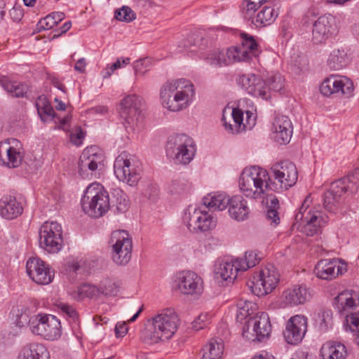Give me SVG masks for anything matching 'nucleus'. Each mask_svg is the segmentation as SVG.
I'll return each instance as SVG.
<instances>
[{"label": "nucleus", "instance_id": "1", "mask_svg": "<svg viewBox=\"0 0 359 359\" xmlns=\"http://www.w3.org/2000/svg\"><path fill=\"white\" fill-rule=\"evenodd\" d=\"M179 324V317L173 309H163L146 321L140 339L148 344L168 340L176 332Z\"/></svg>", "mask_w": 359, "mask_h": 359}, {"label": "nucleus", "instance_id": "2", "mask_svg": "<svg viewBox=\"0 0 359 359\" xmlns=\"http://www.w3.org/2000/svg\"><path fill=\"white\" fill-rule=\"evenodd\" d=\"M194 95V85L184 79L167 81L161 87L160 93L163 107L171 111H179L187 108Z\"/></svg>", "mask_w": 359, "mask_h": 359}, {"label": "nucleus", "instance_id": "3", "mask_svg": "<svg viewBox=\"0 0 359 359\" xmlns=\"http://www.w3.org/2000/svg\"><path fill=\"white\" fill-rule=\"evenodd\" d=\"M239 188L249 198L264 199L266 191L271 190L268 171L259 166L245 168L239 178Z\"/></svg>", "mask_w": 359, "mask_h": 359}, {"label": "nucleus", "instance_id": "4", "mask_svg": "<svg viewBox=\"0 0 359 359\" xmlns=\"http://www.w3.org/2000/svg\"><path fill=\"white\" fill-rule=\"evenodd\" d=\"M358 189L359 168H357L344 177L331 184L330 190L324 194V208L329 212H335L338 208L343 194H355Z\"/></svg>", "mask_w": 359, "mask_h": 359}, {"label": "nucleus", "instance_id": "5", "mask_svg": "<svg viewBox=\"0 0 359 359\" xmlns=\"http://www.w3.org/2000/svg\"><path fill=\"white\" fill-rule=\"evenodd\" d=\"M83 212L93 218H99L109 210V193L99 183L88 186L81 198Z\"/></svg>", "mask_w": 359, "mask_h": 359}, {"label": "nucleus", "instance_id": "6", "mask_svg": "<svg viewBox=\"0 0 359 359\" xmlns=\"http://www.w3.org/2000/svg\"><path fill=\"white\" fill-rule=\"evenodd\" d=\"M142 100L136 95H128L120 102L119 114L124 120L128 132L138 133L144 128V114L142 110Z\"/></svg>", "mask_w": 359, "mask_h": 359}, {"label": "nucleus", "instance_id": "7", "mask_svg": "<svg viewBox=\"0 0 359 359\" xmlns=\"http://www.w3.org/2000/svg\"><path fill=\"white\" fill-rule=\"evenodd\" d=\"M269 0H245L243 3L244 18L251 20L256 27H266L276 20L279 10L269 5Z\"/></svg>", "mask_w": 359, "mask_h": 359}, {"label": "nucleus", "instance_id": "8", "mask_svg": "<svg viewBox=\"0 0 359 359\" xmlns=\"http://www.w3.org/2000/svg\"><path fill=\"white\" fill-rule=\"evenodd\" d=\"M166 154L177 163L189 164L194 158L196 146L194 140L185 134L170 136L165 146Z\"/></svg>", "mask_w": 359, "mask_h": 359}, {"label": "nucleus", "instance_id": "9", "mask_svg": "<svg viewBox=\"0 0 359 359\" xmlns=\"http://www.w3.org/2000/svg\"><path fill=\"white\" fill-rule=\"evenodd\" d=\"M271 191L281 192L293 187L298 179V171L294 163L283 161L273 164L268 171Z\"/></svg>", "mask_w": 359, "mask_h": 359}, {"label": "nucleus", "instance_id": "10", "mask_svg": "<svg viewBox=\"0 0 359 359\" xmlns=\"http://www.w3.org/2000/svg\"><path fill=\"white\" fill-rule=\"evenodd\" d=\"M141 163L137 158L127 151L121 152L114 163L116 178L128 185L135 186L141 178Z\"/></svg>", "mask_w": 359, "mask_h": 359}, {"label": "nucleus", "instance_id": "11", "mask_svg": "<svg viewBox=\"0 0 359 359\" xmlns=\"http://www.w3.org/2000/svg\"><path fill=\"white\" fill-rule=\"evenodd\" d=\"M279 279L278 269L273 265L268 264L259 271L258 275L248 280L247 285L252 293L257 297H262L271 293L276 288Z\"/></svg>", "mask_w": 359, "mask_h": 359}, {"label": "nucleus", "instance_id": "12", "mask_svg": "<svg viewBox=\"0 0 359 359\" xmlns=\"http://www.w3.org/2000/svg\"><path fill=\"white\" fill-rule=\"evenodd\" d=\"M310 202L309 198L306 197L295 215V224L301 232L308 236H313L319 232L324 220L320 211L308 210Z\"/></svg>", "mask_w": 359, "mask_h": 359}, {"label": "nucleus", "instance_id": "13", "mask_svg": "<svg viewBox=\"0 0 359 359\" xmlns=\"http://www.w3.org/2000/svg\"><path fill=\"white\" fill-rule=\"evenodd\" d=\"M183 222L191 232L203 233L213 229L217 224V219L212 215L201 208L190 205L185 210Z\"/></svg>", "mask_w": 359, "mask_h": 359}, {"label": "nucleus", "instance_id": "14", "mask_svg": "<svg viewBox=\"0 0 359 359\" xmlns=\"http://www.w3.org/2000/svg\"><path fill=\"white\" fill-rule=\"evenodd\" d=\"M109 244L113 261L118 265L127 264L131 259L133 250V241L129 233L123 230L113 231Z\"/></svg>", "mask_w": 359, "mask_h": 359}, {"label": "nucleus", "instance_id": "15", "mask_svg": "<svg viewBox=\"0 0 359 359\" xmlns=\"http://www.w3.org/2000/svg\"><path fill=\"white\" fill-rule=\"evenodd\" d=\"M39 246L48 253H57L62 248L61 225L56 222H46L39 229Z\"/></svg>", "mask_w": 359, "mask_h": 359}, {"label": "nucleus", "instance_id": "16", "mask_svg": "<svg viewBox=\"0 0 359 359\" xmlns=\"http://www.w3.org/2000/svg\"><path fill=\"white\" fill-rule=\"evenodd\" d=\"M32 323V332L46 340H57L61 336L60 321L55 316L40 313L36 316Z\"/></svg>", "mask_w": 359, "mask_h": 359}, {"label": "nucleus", "instance_id": "17", "mask_svg": "<svg viewBox=\"0 0 359 359\" xmlns=\"http://www.w3.org/2000/svg\"><path fill=\"white\" fill-rule=\"evenodd\" d=\"M271 330L269 316L265 312L257 313L245 322L243 335L250 340L262 341L269 337Z\"/></svg>", "mask_w": 359, "mask_h": 359}, {"label": "nucleus", "instance_id": "18", "mask_svg": "<svg viewBox=\"0 0 359 359\" xmlns=\"http://www.w3.org/2000/svg\"><path fill=\"white\" fill-rule=\"evenodd\" d=\"M353 83L346 76L331 75L322 82L320 86V93L325 96L335 93H341L347 97L351 96L353 91Z\"/></svg>", "mask_w": 359, "mask_h": 359}, {"label": "nucleus", "instance_id": "19", "mask_svg": "<svg viewBox=\"0 0 359 359\" xmlns=\"http://www.w3.org/2000/svg\"><path fill=\"white\" fill-rule=\"evenodd\" d=\"M26 270L30 278L39 285H48L54 277V271L39 258H29L26 263Z\"/></svg>", "mask_w": 359, "mask_h": 359}, {"label": "nucleus", "instance_id": "20", "mask_svg": "<svg viewBox=\"0 0 359 359\" xmlns=\"http://www.w3.org/2000/svg\"><path fill=\"white\" fill-rule=\"evenodd\" d=\"M308 327L307 318L302 315L291 317L287 322L283 336L287 344H299L305 336Z\"/></svg>", "mask_w": 359, "mask_h": 359}, {"label": "nucleus", "instance_id": "21", "mask_svg": "<svg viewBox=\"0 0 359 359\" xmlns=\"http://www.w3.org/2000/svg\"><path fill=\"white\" fill-rule=\"evenodd\" d=\"M238 83L248 94L264 100L269 99V88L260 76L255 74H243L239 76Z\"/></svg>", "mask_w": 359, "mask_h": 359}, {"label": "nucleus", "instance_id": "22", "mask_svg": "<svg viewBox=\"0 0 359 359\" xmlns=\"http://www.w3.org/2000/svg\"><path fill=\"white\" fill-rule=\"evenodd\" d=\"M177 287L184 294L200 296L203 291V281L194 271H182L178 276Z\"/></svg>", "mask_w": 359, "mask_h": 359}, {"label": "nucleus", "instance_id": "23", "mask_svg": "<svg viewBox=\"0 0 359 359\" xmlns=\"http://www.w3.org/2000/svg\"><path fill=\"white\" fill-rule=\"evenodd\" d=\"M334 18L331 15H322L315 21L312 29V41L314 43H323L329 38Z\"/></svg>", "mask_w": 359, "mask_h": 359}, {"label": "nucleus", "instance_id": "24", "mask_svg": "<svg viewBox=\"0 0 359 359\" xmlns=\"http://www.w3.org/2000/svg\"><path fill=\"white\" fill-rule=\"evenodd\" d=\"M284 302L290 306L303 304L312 297V290L306 285H295L284 291Z\"/></svg>", "mask_w": 359, "mask_h": 359}, {"label": "nucleus", "instance_id": "25", "mask_svg": "<svg viewBox=\"0 0 359 359\" xmlns=\"http://www.w3.org/2000/svg\"><path fill=\"white\" fill-rule=\"evenodd\" d=\"M22 159L20 151L11 146L8 141L0 142V165L17 168L20 165Z\"/></svg>", "mask_w": 359, "mask_h": 359}, {"label": "nucleus", "instance_id": "26", "mask_svg": "<svg viewBox=\"0 0 359 359\" xmlns=\"http://www.w3.org/2000/svg\"><path fill=\"white\" fill-rule=\"evenodd\" d=\"M273 130L278 143L286 144L290 142L292 134V124L287 116H277L273 123Z\"/></svg>", "mask_w": 359, "mask_h": 359}, {"label": "nucleus", "instance_id": "27", "mask_svg": "<svg viewBox=\"0 0 359 359\" xmlns=\"http://www.w3.org/2000/svg\"><path fill=\"white\" fill-rule=\"evenodd\" d=\"M101 156L96 154L90 153V150L86 149L83 151L79 161V174L83 178H89L92 172L97 170L98 163H100Z\"/></svg>", "mask_w": 359, "mask_h": 359}, {"label": "nucleus", "instance_id": "28", "mask_svg": "<svg viewBox=\"0 0 359 359\" xmlns=\"http://www.w3.org/2000/svg\"><path fill=\"white\" fill-rule=\"evenodd\" d=\"M238 264L237 259H226L219 262L215 269L217 278H220L228 283L233 282L236 278L238 272L241 271Z\"/></svg>", "mask_w": 359, "mask_h": 359}, {"label": "nucleus", "instance_id": "29", "mask_svg": "<svg viewBox=\"0 0 359 359\" xmlns=\"http://www.w3.org/2000/svg\"><path fill=\"white\" fill-rule=\"evenodd\" d=\"M23 212L20 202L12 196H4L0 199V215L6 219H13Z\"/></svg>", "mask_w": 359, "mask_h": 359}, {"label": "nucleus", "instance_id": "30", "mask_svg": "<svg viewBox=\"0 0 359 359\" xmlns=\"http://www.w3.org/2000/svg\"><path fill=\"white\" fill-rule=\"evenodd\" d=\"M229 213L231 218L237 221H243L249 213L247 201L242 196L236 195L229 198L228 203Z\"/></svg>", "mask_w": 359, "mask_h": 359}, {"label": "nucleus", "instance_id": "31", "mask_svg": "<svg viewBox=\"0 0 359 359\" xmlns=\"http://www.w3.org/2000/svg\"><path fill=\"white\" fill-rule=\"evenodd\" d=\"M339 271V269L336 259H321L314 269L316 276L323 280L335 278Z\"/></svg>", "mask_w": 359, "mask_h": 359}, {"label": "nucleus", "instance_id": "32", "mask_svg": "<svg viewBox=\"0 0 359 359\" xmlns=\"http://www.w3.org/2000/svg\"><path fill=\"white\" fill-rule=\"evenodd\" d=\"M35 105L38 111V114L39 115L41 119L45 121L44 116H47L50 117L53 119L57 118L60 121V123L65 126L67 125L69 121V117L68 116L60 118L56 116L55 111L50 102H48L47 97L44 95L39 96L36 100Z\"/></svg>", "mask_w": 359, "mask_h": 359}, {"label": "nucleus", "instance_id": "33", "mask_svg": "<svg viewBox=\"0 0 359 359\" xmlns=\"http://www.w3.org/2000/svg\"><path fill=\"white\" fill-rule=\"evenodd\" d=\"M320 355L323 359H345L347 350L343 344L328 341L323 345Z\"/></svg>", "mask_w": 359, "mask_h": 359}, {"label": "nucleus", "instance_id": "34", "mask_svg": "<svg viewBox=\"0 0 359 359\" xmlns=\"http://www.w3.org/2000/svg\"><path fill=\"white\" fill-rule=\"evenodd\" d=\"M203 205L212 210H223L228 206L229 197L224 192H213L204 196Z\"/></svg>", "mask_w": 359, "mask_h": 359}, {"label": "nucleus", "instance_id": "35", "mask_svg": "<svg viewBox=\"0 0 359 359\" xmlns=\"http://www.w3.org/2000/svg\"><path fill=\"white\" fill-rule=\"evenodd\" d=\"M18 359H49V353L41 344H30L22 348Z\"/></svg>", "mask_w": 359, "mask_h": 359}, {"label": "nucleus", "instance_id": "36", "mask_svg": "<svg viewBox=\"0 0 359 359\" xmlns=\"http://www.w3.org/2000/svg\"><path fill=\"white\" fill-rule=\"evenodd\" d=\"M0 85L12 97H23L28 91L27 85L9 80L7 77L0 79Z\"/></svg>", "mask_w": 359, "mask_h": 359}, {"label": "nucleus", "instance_id": "37", "mask_svg": "<svg viewBox=\"0 0 359 359\" xmlns=\"http://www.w3.org/2000/svg\"><path fill=\"white\" fill-rule=\"evenodd\" d=\"M340 311L353 309L359 305V298L355 292L344 291L340 293L335 299Z\"/></svg>", "mask_w": 359, "mask_h": 359}, {"label": "nucleus", "instance_id": "38", "mask_svg": "<svg viewBox=\"0 0 359 359\" xmlns=\"http://www.w3.org/2000/svg\"><path fill=\"white\" fill-rule=\"evenodd\" d=\"M111 201L113 206L116 207L117 213H123L129 207V200L126 194L120 188L116 187L111 190Z\"/></svg>", "mask_w": 359, "mask_h": 359}, {"label": "nucleus", "instance_id": "39", "mask_svg": "<svg viewBox=\"0 0 359 359\" xmlns=\"http://www.w3.org/2000/svg\"><path fill=\"white\" fill-rule=\"evenodd\" d=\"M347 63V55L344 50H333L327 60V65L332 70H339L346 67Z\"/></svg>", "mask_w": 359, "mask_h": 359}, {"label": "nucleus", "instance_id": "40", "mask_svg": "<svg viewBox=\"0 0 359 359\" xmlns=\"http://www.w3.org/2000/svg\"><path fill=\"white\" fill-rule=\"evenodd\" d=\"M65 17V15L62 12H53L39 21L37 28L39 32L53 29L55 26L64 20Z\"/></svg>", "mask_w": 359, "mask_h": 359}, {"label": "nucleus", "instance_id": "41", "mask_svg": "<svg viewBox=\"0 0 359 359\" xmlns=\"http://www.w3.org/2000/svg\"><path fill=\"white\" fill-rule=\"evenodd\" d=\"M236 259L238 267L241 269V271H245L259 264L261 257L257 250H248L245 252L243 257Z\"/></svg>", "mask_w": 359, "mask_h": 359}, {"label": "nucleus", "instance_id": "42", "mask_svg": "<svg viewBox=\"0 0 359 359\" xmlns=\"http://www.w3.org/2000/svg\"><path fill=\"white\" fill-rule=\"evenodd\" d=\"M241 44L239 45L241 49L246 50L248 55H250V59L252 57L258 55V44L254 37L247 33L241 32Z\"/></svg>", "mask_w": 359, "mask_h": 359}, {"label": "nucleus", "instance_id": "43", "mask_svg": "<svg viewBox=\"0 0 359 359\" xmlns=\"http://www.w3.org/2000/svg\"><path fill=\"white\" fill-rule=\"evenodd\" d=\"M257 309V305L250 301H240L238 303V310L236 313V320L242 323L243 320L247 321L250 317H252L253 311Z\"/></svg>", "mask_w": 359, "mask_h": 359}, {"label": "nucleus", "instance_id": "44", "mask_svg": "<svg viewBox=\"0 0 359 359\" xmlns=\"http://www.w3.org/2000/svg\"><path fill=\"white\" fill-rule=\"evenodd\" d=\"M13 315L15 316V324L19 327H23L27 325L29 327L32 331V321L36 315L30 316L29 312L23 308L13 309L12 310Z\"/></svg>", "mask_w": 359, "mask_h": 359}, {"label": "nucleus", "instance_id": "45", "mask_svg": "<svg viewBox=\"0 0 359 359\" xmlns=\"http://www.w3.org/2000/svg\"><path fill=\"white\" fill-rule=\"evenodd\" d=\"M205 60L212 66L223 67L229 65L227 53L220 50L219 49H214L210 52Z\"/></svg>", "mask_w": 359, "mask_h": 359}, {"label": "nucleus", "instance_id": "46", "mask_svg": "<svg viewBox=\"0 0 359 359\" xmlns=\"http://www.w3.org/2000/svg\"><path fill=\"white\" fill-rule=\"evenodd\" d=\"M229 65L233 62L248 61L250 55H248L246 50L241 49L240 46H232L226 50Z\"/></svg>", "mask_w": 359, "mask_h": 359}, {"label": "nucleus", "instance_id": "47", "mask_svg": "<svg viewBox=\"0 0 359 359\" xmlns=\"http://www.w3.org/2000/svg\"><path fill=\"white\" fill-rule=\"evenodd\" d=\"M267 204L266 219L271 225L276 226L280 223V217L278 212V210L280 208L279 201L278 198L273 197Z\"/></svg>", "mask_w": 359, "mask_h": 359}, {"label": "nucleus", "instance_id": "48", "mask_svg": "<svg viewBox=\"0 0 359 359\" xmlns=\"http://www.w3.org/2000/svg\"><path fill=\"white\" fill-rule=\"evenodd\" d=\"M203 354L208 353V359H219L223 353V346L216 339L210 340L209 343L203 348Z\"/></svg>", "mask_w": 359, "mask_h": 359}, {"label": "nucleus", "instance_id": "49", "mask_svg": "<svg viewBox=\"0 0 359 359\" xmlns=\"http://www.w3.org/2000/svg\"><path fill=\"white\" fill-rule=\"evenodd\" d=\"M202 39L203 37L198 33H190L187 39L181 41L180 46L191 53H196L197 52V48L201 46L200 42Z\"/></svg>", "mask_w": 359, "mask_h": 359}, {"label": "nucleus", "instance_id": "50", "mask_svg": "<svg viewBox=\"0 0 359 359\" xmlns=\"http://www.w3.org/2000/svg\"><path fill=\"white\" fill-rule=\"evenodd\" d=\"M230 118L234 123V127L231 126L229 128L232 134L238 133L246 128L243 123V113L241 109L238 108L233 109Z\"/></svg>", "mask_w": 359, "mask_h": 359}, {"label": "nucleus", "instance_id": "51", "mask_svg": "<svg viewBox=\"0 0 359 359\" xmlns=\"http://www.w3.org/2000/svg\"><path fill=\"white\" fill-rule=\"evenodd\" d=\"M344 327L346 331H350L353 336L359 334V311L346 316Z\"/></svg>", "mask_w": 359, "mask_h": 359}, {"label": "nucleus", "instance_id": "52", "mask_svg": "<svg viewBox=\"0 0 359 359\" xmlns=\"http://www.w3.org/2000/svg\"><path fill=\"white\" fill-rule=\"evenodd\" d=\"M99 296L98 287L93 285L84 283L77 289V298L81 300L86 297L93 298Z\"/></svg>", "mask_w": 359, "mask_h": 359}, {"label": "nucleus", "instance_id": "53", "mask_svg": "<svg viewBox=\"0 0 359 359\" xmlns=\"http://www.w3.org/2000/svg\"><path fill=\"white\" fill-rule=\"evenodd\" d=\"M118 285L114 281L107 279L102 281L99 285V295L116 296L118 292Z\"/></svg>", "mask_w": 359, "mask_h": 359}, {"label": "nucleus", "instance_id": "54", "mask_svg": "<svg viewBox=\"0 0 359 359\" xmlns=\"http://www.w3.org/2000/svg\"><path fill=\"white\" fill-rule=\"evenodd\" d=\"M267 88H269V99L271 97V92L280 91L284 86V79L280 74H276L269 77L266 81Z\"/></svg>", "mask_w": 359, "mask_h": 359}, {"label": "nucleus", "instance_id": "55", "mask_svg": "<svg viewBox=\"0 0 359 359\" xmlns=\"http://www.w3.org/2000/svg\"><path fill=\"white\" fill-rule=\"evenodd\" d=\"M114 18L119 21L130 22L136 18V14L130 7L123 6L115 11Z\"/></svg>", "mask_w": 359, "mask_h": 359}, {"label": "nucleus", "instance_id": "56", "mask_svg": "<svg viewBox=\"0 0 359 359\" xmlns=\"http://www.w3.org/2000/svg\"><path fill=\"white\" fill-rule=\"evenodd\" d=\"M188 190V184L184 180H172L168 187V191L171 195H181Z\"/></svg>", "mask_w": 359, "mask_h": 359}, {"label": "nucleus", "instance_id": "57", "mask_svg": "<svg viewBox=\"0 0 359 359\" xmlns=\"http://www.w3.org/2000/svg\"><path fill=\"white\" fill-rule=\"evenodd\" d=\"M130 61V59L129 57L118 58L116 62L104 69L103 77H109L116 69L121 68L123 65L129 64Z\"/></svg>", "mask_w": 359, "mask_h": 359}, {"label": "nucleus", "instance_id": "58", "mask_svg": "<svg viewBox=\"0 0 359 359\" xmlns=\"http://www.w3.org/2000/svg\"><path fill=\"white\" fill-rule=\"evenodd\" d=\"M149 60L147 58H144L143 60H137L133 65V69L135 71V74L138 76H143L146 74L147 72L149 70Z\"/></svg>", "mask_w": 359, "mask_h": 359}, {"label": "nucleus", "instance_id": "59", "mask_svg": "<svg viewBox=\"0 0 359 359\" xmlns=\"http://www.w3.org/2000/svg\"><path fill=\"white\" fill-rule=\"evenodd\" d=\"M208 318V315L207 313L199 315L198 318L192 322V327L196 330L204 328L207 325Z\"/></svg>", "mask_w": 359, "mask_h": 359}, {"label": "nucleus", "instance_id": "60", "mask_svg": "<svg viewBox=\"0 0 359 359\" xmlns=\"http://www.w3.org/2000/svg\"><path fill=\"white\" fill-rule=\"evenodd\" d=\"M9 15L13 22H18L22 18L24 13L20 5H14L13 8L9 11Z\"/></svg>", "mask_w": 359, "mask_h": 359}, {"label": "nucleus", "instance_id": "61", "mask_svg": "<svg viewBox=\"0 0 359 359\" xmlns=\"http://www.w3.org/2000/svg\"><path fill=\"white\" fill-rule=\"evenodd\" d=\"M159 194V189L155 184H149L144 191V196L151 201H155Z\"/></svg>", "mask_w": 359, "mask_h": 359}, {"label": "nucleus", "instance_id": "62", "mask_svg": "<svg viewBox=\"0 0 359 359\" xmlns=\"http://www.w3.org/2000/svg\"><path fill=\"white\" fill-rule=\"evenodd\" d=\"M320 327L326 329L332 320V313L330 311H323L320 315Z\"/></svg>", "mask_w": 359, "mask_h": 359}, {"label": "nucleus", "instance_id": "63", "mask_svg": "<svg viewBox=\"0 0 359 359\" xmlns=\"http://www.w3.org/2000/svg\"><path fill=\"white\" fill-rule=\"evenodd\" d=\"M83 138L84 134L81 128L76 130V133H72L70 135V141L76 146L81 144Z\"/></svg>", "mask_w": 359, "mask_h": 359}, {"label": "nucleus", "instance_id": "64", "mask_svg": "<svg viewBox=\"0 0 359 359\" xmlns=\"http://www.w3.org/2000/svg\"><path fill=\"white\" fill-rule=\"evenodd\" d=\"M60 308L61 311L64 313H66L69 317H70L73 319L76 318V316H77L76 311L72 306L68 305L67 304L61 303L60 304Z\"/></svg>", "mask_w": 359, "mask_h": 359}]
</instances>
